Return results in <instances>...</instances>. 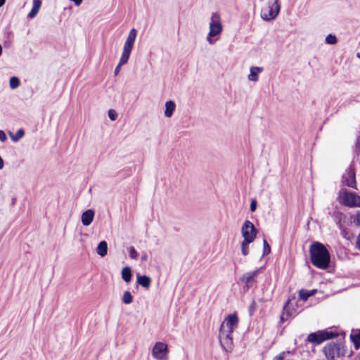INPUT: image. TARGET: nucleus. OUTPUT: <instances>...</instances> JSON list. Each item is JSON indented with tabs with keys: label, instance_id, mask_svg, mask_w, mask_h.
Segmentation results:
<instances>
[{
	"label": "nucleus",
	"instance_id": "obj_1",
	"mask_svg": "<svg viewBox=\"0 0 360 360\" xmlns=\"http://www.w3.org/2000/svg\"><path fill=\"white\" fill-rule=\"evenodd\" d=\"M239 319L235 312L227 316L221 324L219 339L221 347L226 352L233 350V332L238 328Z\"/></svg>",
	"mask_w": 360,
	"mask_h": 360
},
{
	"label": "nucleus",
	"instance_id": "obj_2",
	"mask_svg": "<svg viewBox=\"0 0 360 360\" xmlns=\"http://www.w3.org/2000/svg\"><path fill=\"white\" fill-rule=\"evenodd\" d=\"M309 255L311 264L321 269L328 268L330 263V254L321 243L314 242L310 245Z\"/></svg>",
	"mask_w": 360,
	"mask_h": 360
},
{
	"label": "nucleus",
	"instance_id": "obj_3",
	"mask_svg": "<svg viewBox=\"0 0 360 360\" xmlns=\"http://www.w3.org/2000/svg\"><path fill=\"white\" fill-rule=\"evenodd\" d=\"M137 35V30L135 28H132L126 39V41L124 45L123 51L122 53L121 58L120 59V62L115 70V75L117 76L120 71V68L122 65L126 64L129 60L131 52L134 47V44Z\"/></svg>",
	"mask_w": 360,
	"mask_h": 360
},
{
	"label": "nucleus",
	"instance_id": "obj_4",
	"mask_svg": "<svg viewBox=\"0 0 360 360\" xmlns=\"http://www.w3.org/2000/svg\"><path fill=\"white\" fill-rule=\"evenodd\" d=\"M223 30V25L220 14L218 12H214L211 14L209 23V32L207 37V41L209 44H212L213 40L212 37L219 35Z\"/></svg>",
	"mask_w": 360,
	"mask_h": 360
},
{
	"label": "nucleus",
	"instance_id": "obj_5",
	"mask_svg": "<svg viewBox=\"0 0 360 360\" xmlns=\"http://www.w3.org/2000/svg\"><path fill=\"white\" fill-rule=\"evenodd\" d=\"M281 10V4L278 0L269 2L266 8L262 10V18L266 21L275 19Z\"/></svg>",
	"mask_w": 360,
	"mask_h": 360
},
{
	"label": "nucleus",
	"instance_id": "obj_6",
	"mask_svg": "<svg viewBox=\"0 0 360 360\" xmlns=\"http://www.w3.org/2000/svg\"><path fill=\"white\" fill-rule=\"evenodd\" d=\"M323 351L326 359H337L344 355L343 346L339 343L330 342L323 347Z\"/></svg>",
	"mask_w": 360,
	"mask_h": 360
},
{
	"label": "nucleus",
	"instance_id": "obj_7",
	"mask_svg": "<svg viewBox=\"0 0 360 360\" xmlns=\"http://www.w3.org/2000/svg\"><path fill=\"white\" fill-rule=\"evenodd\" d=\"M340 202L347 207H360V196L354 193L344 191L340 193Z\"/></svg>",
	"mask_w": 360,
	"mask_h": 360
},
{
	"label": "nucleus",
	"instance_id": "obj_8",
	"mask_svg": "<svg viewBox=\"0 0 360 360\" xmlns=\"http://www.w3.org/2000/svg\"><path fill=\"white\" fill-rule=\"evenodd\" d=\"M257 234V230L255 227L252 222L249 220H246L241 227V235L243 238V240L253 243Z\"/></svg>",
	"mask_w": 360,
	"mask_h": 360
},
{
	"label": "nucleus",
	"instance_id": "obj_9",
	"mask_svg": "<svg viewBox=\"0 0 360 360\" xmlns=\"http://www.w3.org/2000/svg\"><path fill=\"white\" fill-rule=\"evenodd\" d=\"M168 352L167 345L162 342H156L152 349V355L158 360H167Z\"/></svg>",
	"mask_w": 360,
	"mask_h": 360
},
{
	"label": "nucleus",
	"instance_id": "obj_10",
	"mask_svg": "<svg viewBox=\"0 0 360 360\" xmlns=\"http://www.w3.org/2000/svg\"><path fill=\"white\" fill-rule=\"evenodd\" d=\"M333 337L334 335L333 333L321 331L309 334L308 335L307 340L310 342L320 344L322 342L330 339Z\"/></svg>",
	"mask_w": 360,
	"mask_h": 360
},
{
	"label": "nucleus",
	"instance_id": "obj_11",
	"mask_svg": "<svg viewBox=\"0 0 360 360\" xmlns=\"http://www.w3.org/2000/svg\"><path fill=\"white\" fill-rule=\"evenodd\" d=\"M342 183L349 187L355 188V172L352 165H350L346 173L342 176Z\"/></svg>",
	"mask_w": 360,
	"mask_h": 360
},
{
	"label": "nucleus",
	"instance_id": "obj_12",
	"mask_svg": "<svg viewBox=\"0 0 360 360\" xmlns=\"http://www.w3.org/2000/svg\"><path fill=\"white\" fill-rule=\"evenodd\" d=\"M94 218V212L92 210H87L84 212L81 217V221L84 226H89Z\"/></svg>",
	"mask_w": 360,
	"mask_h": 360
},
{
	"label": "nucleus",
	"instance_id": "obj_13",
	"mask_svg": "<svg viewBox=\"0 0 360 360\" xmlns=\"http://www.w3.org/2000/svg\"><path fill=\"white\" fill-rule=\"evenodd\" d=\"M259 269L245 273L242 276L240 280L243 283L246 285L248 288H249L250 284L253 282L255 277L257 275Z\"/></svg>",
	"mask_w": 360,
	"mask_h": 360
},
{
	"label": "nucleus",
	"instance_id": "obj_14",
	"mask_svg": "<svg viewBox=\"0 0 360 360\" xmlns=\"http://www.w3.org/2000/svg\"><path fill=\"white\" fill-rule=\"evenodd\" d=\"M263 68L261 67H251L250 70V74L248 78L251 82H257L259 79V75L262 72Z\"/></svg>",
	"mask_w": 360,
	"mask_h": 360
},
{
	"label": "nucleus",
	"instance_id": "obj_15",
	"mask_svg": "<svg viewBox=\"0 0 360 360\" xmlns=\"http://www.w3.org/2000/svg\"><path fill=\"white\" fill-rule=\"evenodd\" d=\"M176 108V104L173 101H168L165 103V116L167 117H171Z\"/></svg>",
	"mask_w": 360,
	"mask_h": 360
},
{
	"label": "nucleus",
	"instance_id": "obj_16",
	"mask_svg": "<svg viewBox=\"0 0 360 360\" xmlns=\"http://www.w3.org/2000/svg\"><path fill=\"white\" fill-rule=\"evenodd\" d=\"M96 253L100 255L101 257H105L108 253V243L106 241L103 240L101 241L96 249Z\"/></svg>",
	"mask_w": 360,
	"mask_h": 360
},
{
	"label": "nucleus",
	"instance_id": "obj_17",
	"mask_svg": "<svg viewBox=\"0 0 360 360\" xmlns=\"http://www.w3.org/2000/svg\"><path fill=\"white\" fill-rule=\"evenodd\" d=\"M41 6V0H33V6L28 14L30 18H34L38 13Z\"/></svg>",
	"mask_w": 360,
	"mask_h": 360
},
{
	"label": "nucleus",
	"instance_id": "obj_18",
	"mask_svg": "<svg viewBox=\"0 0 360 360\" xmlns=\"http://www.w3.org/2000/svg\"><path fill=\"white\" fill-rule=\"evenodd\" d=\"M137 283L142 287L148 289L150 285L151 279L150 277L145 276V275H143V276L138 275L137 276Z\"/></svg>",
	"mask_w": 360,
	"mask_h": 360
},
{
	"label": "nucleus",
	"instance_id": "obj_19",
	"mask_svg": "<svg viewBox=\"0 0 360 360\" xmlns=\"http://www.w3.org/2000/svg\"><path fill=\"white\" fill-rule=\"evenodd\" d=\"M122 278L126 282L129 283L131 279V269L129 266H125L122 269Z\"/></svg>",
	"mask_w": 360,
	"mask_h": 360
},
{
	"label": "nucleus",
	"instance_id": "obj_20",
	"mask_svg": "<svg viewBox=\"0 0 360 360\" xmlns=\"http://www.w3.org/2000/svg\"><path fill=\"white\" fill-rule=\"evenodd\" d=\"M252 242L243 240L241 242L240 249L241 253L243 256H247L249 254V245Z\"/></svg>",
	"mask_w": 360,
	"mask_h": 360
},
{
	"label": "nucleus",
	"instance_id": "obj_21",
	"mask_svg": "<svg viewBox=\"0 0 360 360\" xmlns=\"http://www.w3.org/2000/svg\"><path fill=\"white\" fill-rule=\"evenodd\" d=\"M24 134H25V131L23 129L18 130L17 132L15 133V134H13L11 132L9 133V135H10L11 139L14 142L18 141L20 139H22L24 136Z\"/></svg>",
	"mask_w": 360,
	"mask_h": 360
},
{
	"label": "nucleus",
	"instance_id": "obj_22",
	"mask_svg": "<svg viewBox=\"0 0 360 360\" xmlns=\"http://www.w3.org/2000/svg\"><path fill=\"white\" fill-rule=\"evenodd\" d=\"M122 302L126 304H129L132 302L133 297L129 291H125L122 295Z\"/></svg>",
	"mask_w": 360,
	"mask_h": 360
},
{
	"label": "nucleus",
	"instance_id": "obj_23",
	"mask_svg": "<svg viewBox=\"0 0 360 360\" xmlns=\"http://www.w3.org/2000/svg\"><path fill=\"white\" fill-rule=\"evenodd\" d=\"M9 84L11 89H16L20 85V80L18 77H13L10 79Z\"/></svg>",
	"mask_w": 360,
	"mask_h": 360
},
{
	"label": "nucleus",
	"instance_id": "obj_24",
	"mask_svg": "<svg viewBox=\"0 0 360 360\" xmlns=\"http://www.w3.org/2000/svg\"><path fill=\"white\" fill-rule=\"evenodd\" d=\"M299 296L300 298L304 301L307 300V299L311 297L310 294L309 293V290H300L299 292Z\"/></svg>",
	"mask_w": 360,
	"mask_h": 360
},
{
	"label": "nucleus",
	"instance_id": "obj_25",
	"mask_svg": "<svg viewBox=\"0 0 360 360\" xmlns=\"http://www.w3.org/2000/svg\"><path fill=\"white\" fill-rule=\"evenodd\" d=\"M338 40L335 35L328 34L326 38V42L328 44H335Z\"/></svg>",
	"mask_w": 360,
	"mask_h": 360
},
{
	"label": "nucleus",
	"instance_id": "obj_26",
	"mask_svg": "<svg viewBox=\"0 0 360 360\" xmlns=\"http://www.w3.org/2000/svg\"><path fill=\"white\" fill-rule=\"evenodd\" d=\"M263 246H264L263 255L264 256V255L269 254V252L271 251V248L266 240H263Z\"/></svg>",
	"mask_w": 360,
	"mask_h": 360
},
{
	"label": "nucleus",
	"instance_id": "obj_27",
	"mask_svg": "<svg viewBox=\"0 0 360 360\" xmlns=\"http://www.w3.org/2000/svg\"><path fill=\"white\" fill-rule=\"evenodd\" d=\"M351 338L357 348L360 345V332L355 335H351Z\"/></svg>",
	"mask_w": 360,
	"mask_h": 360
},
{
	"label": "nucleus",
	"instance_id": "obj_28",
	"mask_svg": "<svg viewBox=\"0 0 360 360\" xmlns=\"http://www.w3.org/2000/svg\"><path fill=\"white\" fill-rule=\"evenodd\" d=\"M129 257L132 259H136L138 257V252L134 247L129 248Z\"/></svg>",
	"mask_w": 360,
	"mask_h": 360
},
{
	"label": "nucleus",
	"instance_id": "obj_29",
	"mask_svg": "<svg viewBox=\"0 0 360 360\" xmlns=\"http://www.w3.org/2000/svg\"><path fill=\"white\" fill-rule=\"evenodd\" d=\"M108 117L111 120L115 121L117 119V114L115 110L111 109L108 110Z\"/></svg>",
	"mask_w": 360,
	"mask_h": 360
},
{
	"label": "nucleus",
	"instance_id": "obj_30",
	"mask_svg": "<svg viewBox=\"0 0 360 360\" xmlns=\"http://www.w3.org/2000/svg\"><path fill=\"white\" fill-rule=\"evenodd\" d=\"M356 226H360V211H358L355 214L353 220Z\"/></svg>",
	"mask_w": 360,
	"mask_h": 360
},
{
	"label": "nucleus",
	"instance_id": "obj_31",
	"mask_svg": "<svg viewBox=\"0 0 360 360\" xmlns=\"http://www.w3.org/2000/svg\"><path fill=\"white\" fill-rule=\"evenodd\" d=\"M256 207H257V202L255 200H253L251 201L250 209L252 212H254V211H255Z\"/></svg>",
	"mask_w": 360,
	"mask_h": 360
},
{
	"label": "nucleus",
	"instance_id": "obj_32",
	"mask_svg": "<svg viewBox=\"0 0 360 360\" xmlns=\"http://www.w3.org/2000/svg\"><path fill=\"white\" fill-rule=\"evenodd\" d=\"M6 135L5 132L2 130H0V141L4 142L6 140Z\"/></svg>",
	"mask_w": 360,
	"mask_h": 360
},
{
	"label": "nucleus",
	"instance_id": "obj_33",
	"mask_svg": "<svg viewBox=\"0 0 360 360\" xmlns=\"http://www.w3.org/2000/svg\"><path fill=\"white\" fill-rule=\"evenodd\" d=\"M341 234L343 236V238H345L346 239H349V236L348 233L347 232L346 229H342L341 230Z\"/></svg>",
	"mask_w": 360,
	"mask_h": 360
},
{
	"label": "nucleus",
	"instance_id": "obj_34",
	"mask_svg": "<svg viewBox=\"0 0 360 360\" xmlns=\"http://www.w3.org/2000/svg\"><path fill=\"white\" fill-rule=\"evenodd\" d=\"M356 246L359 250H360V233L358 235L356 238Z\"/></svg>",
	"mask_w": 360,
	"mask_h": 360
},
{
	"label": "nucleus",
	"instance_id": "obj_35",
	"mask_svg": "<svg viewBox=\"0 0 360 360\" xmlns=\"http://www.w3.org/2000/svg\"><path fill=\"white\" fill-rule=\"evenodd\" d=\"M288 314H285V312L283 311L281 316V321H284L285 319H288Z\"/></svg>",
	"mask_w": 360,
	"mask_h": 360
},
{
	"label": "nucleus",
	"instance_id": "obj_36",
	"mask_svg": "<svg viewBox=\"0 0 360 360\" xmlns=\"http://www.w3.org/2000/svg\"><path fill=\"white\" fill-rule=\"evenodd\" d=\"M284 358V352L280 354L275 357V360H283Z\"/></svg>",
	"mask_w": 360,
	"mask_h": 360
},
{
	"label": "nucleus",
	"instance_id": "obj_37",
	"mask_svg": "<svg viewBox=\"0 0 360 360\" xmlns=\"http://www.w3.org/2000/svg\"><path fill=\"white\" fill-rule=\"evenodd\" d=\"M316 292V290H315V289L309 291L310 296L314 295Z\"/></svg>",
	"mask_w": 360,
	"mask_h": 360
},
{
	"label": "nucleus",
	"instance_id": "obj_38",
	"mask_svg": "<svg viewBox=\"0 0 360 360\" xmlns=\"http://www.w3.org/2000/svg\"><path fill=\"white\" fill-rule=\"evenodd\" d=\"M6 0H0V7H1L5 4Z\"/></svg>",
	"mask_w": 360,
	"mask_h": 360
},
{
	"label": "nucleus",
	"instance_id": "obj_39",
	"mask_svg": "<svg viewBox=\"0 0 360 360\" xmlns=\"http://www.w3.org/2000/svg\"><path fill=\"white\" fill-rule=\"evenodd\" d=\"M1 53H2V46L0 44V56L1 55Z\"/></svg>",
	"mask_w": 360,
	"mask_h": 360
},
{
	"label": "nucleus",
	"instance_id": "obj_40",
	"mask_svg": "<svg viewBox=\"0 0 360 360\" xmlns=\"http://www.w3.org/2000/svg\"><path fill=\"white\" fill-rule=\"evenodd\" d=\"M356 57H357V58H360V53H358L356 54Z\"/></svg>",
	"mask_w": 360,
	"mask_h": 360
},
{
	"label": "nucleus",
	"instance_id": "obj_41",
	"mask_svg": "<svg viewBox=\"0 0 360 360\" xmlns=\"http://www.w3.org/2000/svg\"><path fill=\"white\" fill-rule=\"evenodd\" d=\"M326 360H337L336 359H326Z\"/></svg>",
	"mask_w": 360,
	"mask_h": 360
},
{
	"label": "nucleus",
	"instance_id": "obj_42",
	"mask_svg": "<svg viewBox=\"0 0 360 360\" xmlns=\"http://www.w3.org/2000/svg\"><path fill=\"white\" fill-rule=\"evenodd\" d=\"M142 259H143V260H144V259H146V256H143V257H142Z\"/></svg>",
	"mask_w": 360,
	"mask_h": 360
}]
</instances>
